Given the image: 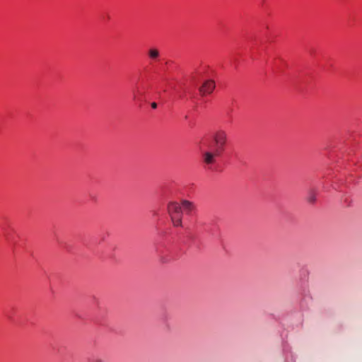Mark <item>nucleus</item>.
<instances>
[{
	"instance_id": "obj_1",
	"label": "nucleus",
	"mask_w": 362,
	"mask_h": 362,
	"mask_svg": "<svg viewBox=\"0 0 362 362\" xmlns=\"http://www.w3.org/2000/svg\"><path fill=\"white\" fill-rule=\"evenodd\" d=\"M168 212L173 225L175 227H182L183 211L181 204L175 202H169L168 204Z\"/></svg>"
},
{
	"instance_id": "obj_2",
	"label": "nucleus",
	"mask_w": 362,
	"mask_h": 362,
	"mask_svg": "<svg viewBox=\"0 0 362 362\" xmlns=\"http://www.w3.org/2000/svg\"><path fill=\"white\" fill-rule=\"evenodd\" d=\"M214 141L218 146V151H221L223 149V146L226 143L227 134L223 130H218L216 132L214 136Z\"/></svg>"
},
{
	"instance_id": "obj_3",
	"label": "nucleus",
	"mask_w": 362,
	"mask_h": 362,
	"mask_svg": "<svg viewBox=\"0 0 362 362\" xmlns=\"http://www.w3.org/2000/svg\"><path fill=\"white\" fill-rule=\"evenodd\" d=\"M215 88V83L212 80L206 81L199 88V93L202 95L210 94Z\"/></svg>"
},
{
	"instance_id": "obj_4",
	"label": "nucleus",
	"mask_w": 362,
	"mask_h": 362,
	"mask_svg": "<svg viewBox=\"0 0 362 362\" xmlns=\"http://www.w3.org/2000/svg\"><path fill=\"white\" fill-rule=\"evenodd\" d=\"M220 151L216 150V152L206 151L203 153L202 157L204 163L206 165H212L216 162V157L220 154Z\"/></svg>"
},
{
	"instance_id": "obj_5",
	"label": "nucleus",
	"mask_w": 362,
	"mask_h": 362,
	"mask_svg": "<svg viewBox=\"0 0 362 362\" xmlns=\"http://www.w3.org/2000/svg\"><path fill=\"white\" fill-rule=\"evenodd\" d=\"M180 204L182 211L185 212L187 215H191L196 210L195 204L190 201L183 199Z\"/></svg>"
},
{
	"instance_id": "obj_6",
	"label": "nucleus",
	"mask_w": 362,
	"mask_h": 362,
	"mask_svg": "<svg viewBox=\"0 0 362 362\" xmlns=\"http://www.w3.org/2000/svg\"><path fill=\"white\" fill-rule=\"evenodd\" d=\"M144 94V92L142 88L139 85H136L135 87L132 90V96H133V100H141Z\"/></svg>"
},
{
	"instance_id": "obj_7",
	"label": "nucleus",
	"mask_w": 362,
	"mask_h": 362,
	"mask_svg": "<svg viewBox=\"0 0 362 362\" xmlns=\"http://www.w3.org/2000/svg\"><path fill=\"white\" fill-rule=\"evenodd\" d=\"M148 55L150 59L156 60L159 57L160 53L158 49L151 48L148 49Z\"/></svg>"
},
{
	"instance_id": "obj_8",
	"label": "nucleus",
	"mask_w": 362,
	"mask_h": 362,
	"mask_svg": "<svg viewBox=\"0 0 362 362\" xmlns=\"http://www.w3.org/2000/svg\"><path fill=\"white\" fill-rule=\"evenodd\" d=\"M308 201L310 203H313L315 201V195L313 192H310L308 197Z\"/></svg>"
},
{
	"instance_id": "obj_9",
	"label": "nucleus",
	"mask_w": 362,
	"mask_h": 362,
	"mask_svg": "<svg viewBox=\"0 0 362 362\" xmlns=\"http://www.w3.org/2000/svg\"><path fill=\"white\" fill-rule=\"evenodd\" d=\"M93 362H105V361H104V359H103L101 358H96L93 359Z\"/></svg>"
},
{
	"instance_id": "obj_10",
	"label": "nucleus",
	"mask_w": 362,
	"mask_h": 362,
	"mask_svg": "<svg viewBox=\"0 0 362 362\" xmlns=\"http://www.w3.org/2000/svg\"><path fill=\"white\" fill-rule=\"evenodd\" d=\"M151 107H152V108L156 109L157 107V103H151Z\"/></svg>"
}]
</instances>
